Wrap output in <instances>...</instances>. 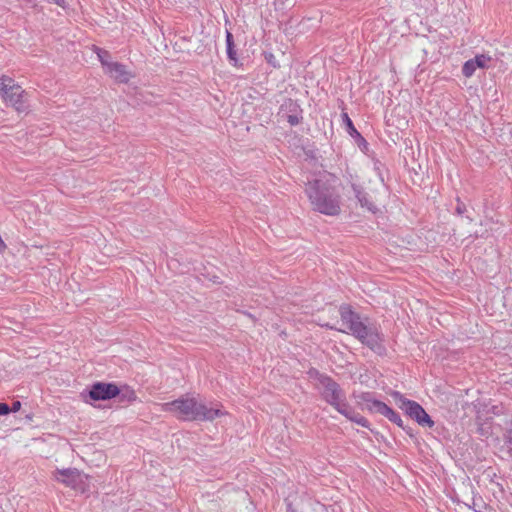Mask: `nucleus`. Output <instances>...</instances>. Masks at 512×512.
<instances>
[{
    "label": "nucleus",
    "instance_id": "1",
    "mask_svg": "<svg viewBox=\"0 0 512 512\" xmlns=\"http://www.w3.org/2000/svg\"><path fill=\"white\" fill-rule=\"evenodd\" d=\"M166 412L173 413L178 419L184 421H210L226 415V411L221 409V405L208 407L195 397H180L163 405Z\"/></svg>",
    "mask_w": 512,
    "mask_h": 512
},
{
    "label": "nucleus",
    "instance_id": "2",
    "mask_svg": "<svg viewBox=\"0 0 512 512\" xmlns=\"http://www.w3.org/2000/svg\"><path fill=\"white\" fill-rule=\"evenodd\" d=\"M341 321L345 329L351 333L364 345L371 350L380 353L383 349L381 337L377 329L371 325H366L360 319V316L354 313L349 307L341 306L339 309Z\"/></svg>",
    "mask_w": 512,
    "mask_h": 512
},
{
    "label": "nucleus",
    "instance_id": "3",
    "mask_svg": "<svg viewBox=\"0 0 512 512\" xmlns=\"http://www.w3.org/2000/svg\"><path fill=\"white\" fill-rule=\"evenodd\" d=\"M322 388V396L326 402L334 407L340 414L362 427H370L368 420L349 405L346 394L338 383L329 377L322 376Z\"/></svg>",
    "mask_w": 512,
    "mask_h": 512
},
{
    "label": "nucleus",
    "instance_id": "4",
    "mask_svg": "<svg viewBox=\"0 0 512 512\" xmlns=\"http://www.w3.org/2000/svg\"><path fill=\"white\" fill-rule=\"evenodd\" d=\"M322 214L335 216L340 212V179L333 173L322 172Z\"/></svg>",
    "mask_w": 512,
    "mask_h": 512
},
{
    "label": "nucleus",
    "instance_id": "5",
    "mask_svg": "<svg viewBox=\"0 0 512 512\" xmlns=\"http://www.w3.org/2000/svg\"><path fill=\"white\" fill-rule=\"evenodd\" d=\"M392 396L398 407L402 409L411 419L415 420L419 425L429 428L434 426V421L420 404L415 401L406 399L399 392H393Z\"/></svg>",
    "mask_w": 512,
    "mask_h": 512
},
{
    "label": "nucleus",
    "instance_id": "6",
    "mask_svg": "<svg viewBox=\"0 0 512 512\" xmlns=\"http://www.w3.org/2000/svg\"><path fill=\"white\" fill-rule=\"evenodd\" d=\"M89 397L92 401H107L116 398L119 393V386L113 382H95L82 395Z\"/></svg>",
    "mask_w": 512,
    "mask_h": 512
},
{
    "label": "nucleus",
    "instance_id": "7",
    "mask_svg": "<svg viewBox=\"0 0 512 512\" xmlns=\"http://www.w3.org/2000/svg\"><path fill=\"white\" fill-rule=\"evenodd\" d=\"M362 399L368 403L367 409L369 411L379 413L388 418L391 422L397 424L399 427H403V421L400 415L385 403L379 400H371L369 394H363Z\"/></svg>",
    "mask_w": 512,
    "mask_h": 512
},
{
    "label": "nucleus",
    "instance_id": "8",
    "mask_svg": "<svg viewBox=\"0 0 512 512\" xmlns=\"http://www.w3.org/2000/svg\"><path fill=\"white\" fill-rule=\"evenodd\" d=\"M8 93L2 98L6 103L12 105L18 112L26 111L28 105L26 104V92L22 87L14 82L9 86Z\"/></svg>",
    "mask_w": 512,
    "mask_h": 512
},
{
    "label": "nucleus",
    "instance_id": "9",
    "mask_svg": "<svg viewBox=\"0 0 512 512\" xmlns=\"http://www.w3.org/2000/svg\"><path fill=\"white\" fill-rule=\"evenodd\" d=\"M278 115L290 125L294 126L302 119V109L296 101L289 98L280 106Z\"/></svg>",
    "mask_w": 512,
    "mask_h": 512
},
{
    "label": "nucleus",
    "instance_id": "10",
    "mask_svg": "<svg viewBox=\"0 0 512 512\" xmlns=\"http://www.w3.org/2000/svg\"><path fill=\"white\" fill-rule=\"evenodd\" d=\"M54 477L58 482L73 489H79L83 483V475L76 468L57 469Z\"/></svg>",
    "mask_w": 512,
    "mask_h": 512
},
{
    "label": "nucleus",
    "instance_id": "11",
    "mask_svg": "<svg viewBox=\"0 0 512 512\" xmlns=\"http://www.w3.org/2000/svg\"><path fill=\"white\" fill-rule=\"evenodd\" d=\"M305 193L311 202L313 210L320 212V180L317 178L308 180Z\"/></svg>",
    "mask_w": 512,
    "mask_h": 512
},
{
    "label": "nucleus",
    "instance_id": "12",
    "mask_svg": "<svg viewBox=\"0 0 512 512\" xmlns=\"http://www.w3.org/2000/svg\"><path fill=\"white\" fill-rule=\"evenodd\" d=\"M107 72L120 83H127L129 81L126 66L121 63L111 62L107 64Z\"/></svg>",
    "mask_w": 512,
    "mask_h": 512
},
{
    "label": "nucleus",
    "instance_id": "13",
    "mask_svg": "<svg viewBox=\"0 0 512 512\" xmlns=\"http://www.w3.org/2000/svg\"><path fill=\"white\" fill-rule=\"evenodd\" d=\"M352 189L361 207L372 212L376 210V206L369 200L368 194L360 186L353 184Z\"/></svg>",
    "mask_w": 512,
    "mask_h": 512
},
{
    "label": "nucleus",
    "instance_id": "14",
    "mask_svg": "<svg viewBox=\"0 0 512 512\" xmlns=\"http://www.w3.org/2000/svg\"><path fill=\"white\" fill-rule=\"evenodd\" d=\"M225 40L227 58L233 66H238V57L235 49L233 34L228 30H226Z\"/></svg>",
    "mask_w": 512,
    "mask_h": 512
},
{
    "label": "nucleus",
    "instance_id": "15",
    "mask_svg": "<svg viewBox=\"0 0 512 512\" xmlns=\"http://www.w3.org/2000/svg\"><path fill=\"white\" fill-rule=\"evenodd\" d=\"M116 397L121 404L132 403L137 398L135 391L127 385L119 387V393Z\"/></svg>",
    "mask_w": 512,
    "mask_h": 512
},
{
    "label": "nucleus",
    "instance_id": "16",
    "mask_svg": "<svg viewBox=\"0 0 512 512\" xmlns=\"http://www.w3.org/2000/svg\"><path fill=\"white\" fill-rule=\"evenodd\" d=\"M343 119L346 124V130L349 133V135L351 137H353L354 139H357L358 141H360L361 143H364L366 145V140L356 130V128L353 125V122L351 121V119L348 117V115L346 113L343 114Z\"/></svg>",
    "mask_w": 512,
    "mask_h": 512
},
{
    "label": "nucleus",
    "instance_id": "17",
    "mask_svg": "<svg viewBox=\"0 0 512 512\" xmlns=\"http://www.w3.org/2000/svg\"><path fill=\"white\" fill-rule=\"evenodd\" d=\"M14 82L15 81L9 76L0 77V95L2 97L8 93V89H10L9 86H12Z\"/></svg>",
    "mask_w": 512,
    "mask_h": 512
},
{
    "label": "nucleus",
    "instance_id": "18",
    "mask_svg": "<svg viewBox=\"0 0 512 512\" xmlns=\"http://www.w3.org/2000/svg\"><path fill=\"white\" fill-rule=\"evenodd\" d=\"M476 68H477V66L474 63L473 59H470L464 63V65L462 67V73L465 77L469 78L474 74Z\"/></svg>",
    "mask_w": 512,
    "mask_h": 512
},
{
    "label": "nucleus",
    "instance_id": "19",
    "mask_svg": "<svg viewBox=\"0 0 512 512\" xmlns=\"http://www.w3.org/2000/svg\"><path fill=\"white\" fill-rule=\"evenodd\" d=\"M474 63L476 64L477 68H487V63L491 61V57L485 54L476 55L473 58Z\"/></svg>",
    "mask_w": 512,
    "mask_h": 512
},
{
    "label": "nucleus",
    "instance_id": "20",
    "mask_svg": "<svg viewBox=\"0 0 512 512\" xmlns=\"http://www.w3.org/2000/svg\"><path fill=\"white\" fill-rule=\"evenodd\" d=\"M98 56H99V59H100V62L101 64L107 68V64H109L110 62L107 60L108 58H110V54L108 51L106 50H102V49H99V53H98Z\"/></svg>",
    "mask_w": 512,
    "mask_h": 512
},
{
    "label": "nucleus",
    "instance_id": "21",
    "mask_svg": "<svg viewBox=\"0 0 512 512\" xmlns=\"http://www.w3.org/2000/svg\"><path fill=\"white\" fill-rule=\"evenodd\" d=\"M10 412V406L6 403L0 402V416L8 415Z\"/></svg>",
    "mask_w": 512,
    "mask_h": 512
},
{
    "label": "nucleus",
    "instance_id": "22",
    "mask_svg": "<svg viewBox=\"0 0 512 512\" xmlns=\"http://www.w3.org/2000/svg\"><path fill=\"white\" fill-rule=\"evenodd\" d=\"M265 59L273 67L279 66L278 63L276 62L275 56L272 53L265 54Z\"/></svg>",
    "mask_w": 512,
    "mask_h": 512
},
{
    "label": "nucleus",
    "instance_id": "23",
    "mask_svg": "<svg viewBox=\"0 0 512 512\" xmlns=\"http://www.w3.org/2000/svg\"><path fill=\"white\" fill-rule=\"evenodd\" d=\"M10 409H11V412H18L21 409V402L18 400L12 402Z\"/></svg>",
    "mask_w": 512,
    "mask_h": 512
},
{
    "label": "nucleus",
    "instance_id": "24",
    "mask_svg": "<svg viewBox=\"0 0 512 512\" xmlns=\"http://www.w3.org/2000/svg\"><path fill=\"white\" fill-rule=\"evenodd\" d=\"M322 507L324 508V509H322V512H336L334 505L329 506V507L322 505Z\"/></svg>",
    "mask_w": 512,
    "mask_h": 512
},
{
    "label": "nucleus",
    "instance_id": "25",
    "mask_svg": "<svg viewBox=\"0 0 512 512\" xmlns=\"http://www.w3.org/2000/svg\"><path fill=\"white\" fill-rule=\"evenodd\" d=\"M356 143L358 144L359 148L362 150V151H365L367 150L368 148V143L366 142V145L364 143H361L360 141H358L357 139H355Z\"/></svg>",
    "mask_w": 512,
    "mask_h": 512
},
{
    "label": "nucleus",
    "instance_id": "26",
    "mask_svg": "<svg viewBox=\"0 0 512 512\" xmlns=\"http://www.w3.org/2000/svg\"><path fill=\"white\" fill-rule=\"evenodd\" d=\"M464 210H465L464 204H458L457 205L456 211H457L458 214H463Z\"/></svg>",
    "mask_w": 512,
    "mask_h": 512
},
{
    "label": "nucleus",
    "instance_id": "27",
    "mask_svg": "<svg viewBox=\"0 0 512 512\" xmlns=\"http://www.w3.org/2000/svg\"><path fill=\"white\" fill-rule=\"evenodd\" d=\"M292 512H295V511H292Z\"/></svg>",
    "mask_w": 512,
    "mask_h": 512
}]
</instances>
